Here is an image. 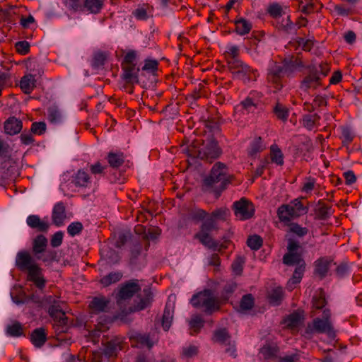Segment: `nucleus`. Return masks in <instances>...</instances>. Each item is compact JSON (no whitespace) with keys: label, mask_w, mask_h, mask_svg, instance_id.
<instances>
[{"label":"nucleus","mask_w":362,"mask_h":362,"mask_svg":"<svg viewBox=\"0 0 362 362\" xmlns=\"http://www.w3.org/2000/svg\"><path fill=\"white\" fill-rule=\"evenodd\" d=\"M262 238L257 235L250 236L247 240V246L252 250H259L262 245Z\"/></svg>","instance_id":"79ce46f5"},{"label":"nucleus","mask_w":362,"mask_h":362,"mask_svg":"<svg viewBox=\"0 0 362 362\" xmlns=\"http://www.w3.org/2000/svg\"><path fill=\"white\" fill-rule=\"evenodd\" d=\"M305 265H303L301 264L300 266H298L296 268L291 279L288 282V288L290 290H292L293 288V285L298 284L300 281V280L303 277V273L305 272Z\"/></svg>","instance_id":"cd10ccee"},{"label":"nucleus","mask_w":362,"mask_h":362,"mask_svg":"<svg viewBox=\"0 0 362 362\" xmlns=\"http://www.w3.org/2000/svg\"><path fill=\"white\" fill-rule=\"evenodd\" d=\"M268 11L273 18H278L281 16L283 9L279 4H272L269 6Z\"/></svg>","instance_id":"0e129e2a"},{"label":"nucleus","mask_w":362,"mask_h":362,"mask_svg":"<svg viewBox=\"0 0 362 362\" xmlns=\"http://www.w3.org/2000/svg\"><path fill=\"white\" fill-rule=\"evenodd\" d=\"M302 319L303 317L300 314L293 313L288 316L286 319L287 325L291 327H298L300 324Z\"/></svg>","instance_id":"3c124183"},{"label":"nucleus","mask_w":362,"mask_h":362,"mask_svg":"<svg viewBox=\"0 0 362 362\" xmlns=\"http://www.w3.org/2000/svg\"><path fill=\"white\" fill-rule=\"evenodd\" d=\"M27 224L33 229L40 232H47L49 224L47 221L42 220L37 215H30L27 218Z\"/></svg>","instance_id":"4468645a"},{"label":"nucleus","mask_w":362,"mask_h":362,"mask_svg":"<svg viewBox=\"0 0 362 362\" xmlns=\"http://www.w3.org/2000/svg\"><path fill=\"white\" fill-rule=\"evenodd\" d=\"M279 349L274 344H265L259 351L260 357L264 360H273L276 358Z\"/></svg>","instance_id":"4be33fe9"},{"label":"nucleus","mask_w":362,"mask_h":362,"mask_svg":"<svg viewBox=\"0 0 362 362\" xmlns=\"http://www.w3.org/2000/svg\"><path fill=\"white\" fill-rule=\"evenodd\" d=\"M107 160L111 167L118 168L124 163V158L122 153L110 152L107 155Z\"/></svg>","instance_id":"2f4dec72"},{"label":"nucleus","mask_w":362,"mask_h":362,"mask_svg":"<svg viewBox=\"0 0 362 362\" xmlns=\"http://www.w3.org/2000/svg\"><path fill=\"white\" fill-rule=\"evenodd\" d=\"M232 179L233 176L228 174L227 166L218 162L214 165L209 176L204 178L203 186L205 190L219 192L226 189Z\"/></svg>","instance_id":"f03ea898"},{"label":"nucleus","mask_w":362,"mask_h":362,"mask_svg":"<svg viewBox=\"0 0 362 362\" xmlns=\"http://www.w3.org/2000/svg\"><path fill=\"white\" fill-rule=\"evenodd\" d=\"M46 131V124L43 122H33L31 127V132L33 134L41 135Z\"/></svg>","instance_id":"052dcab7"},{"label":"nucleus","mask_w":362,"mask_h":362,"mask_svg":"<svg viewBox=\"0 0 362 362\" xmlns=\"http://www.w3.org/2000/svg\"><path fill=\"white\" fill-rule=\"evenodd\" d=\"M63 240V233L61 231L55 233L51 239V245L53 247H57L61 245Z\"/></svg>","instance_id":"338daca9"},{"label":"nucleus","mask_w":362,"mask_h":362,"mask_svg":"<svg viewBox=\"0 0 362 362\" xmlns=\"http://www.w3.org/2000/svg\"><path fill=\"white\" fill-rule=\"evenodd\" d=\"M233 209L235 216L240 220L250 219L255 214L253 204L245 198H241L239 201L235 202Z\"/></svg>","instance_id":"0eeeda50"},{"label":"nucleus","mask_w":362,"mask_h":362,"mask_svg":"<svg viewBox=\"0 0 362 362\" xmlns=\"http://www.w3.org/2000/svg\"><path fill=\"white\" fill-rule=\"evenodd\" d=\"M6 333L11 337H20L23 335V330L22 325L18 322L14 321L6 327Z\"/></svg>","instance_id":"72a5a7b5"},{"label":"nucleus","mask_w":362,"mask_h":362,"mask_svg":"<svg viewBox=\"0 0 362 362\" xmlns=\"http://www.w3.org/2000/svg\"><path fill=\"white\" fill-rule=\"evenodd\" d=\"M206 216V212L201 209H192L188 214L189 218L195 223L202 221Z\"/></svg>","instance_id":"37998d69"},{"label":"nucleus","mask_w":362,"mask_h":362,"mask_svg":"<svg viewBox=\"0 0 362 362\" xmlns=\"http://www.w3.org/2000/svg\"><path fill=\"white\" fill-rule=\"evenodd\" d=\"M265 148L262 144V138H256L251 144L248 151V154L251 157H255L257 153L262 151Z\"/></svg>","instance_id":"4c0bfd02"},{"label":"nucleus","mask_w":362,"mask_h":362,"mask_svg":"<svg viewBox=\"0 0 362 362\" xmlns=\"http://www.w3.org/2000/svg\"><path fill=\"white\" fill-rule=\"evenodd\" d=\"M284 73V69L279 65H275L269 74V80L274 83H276L280 77L282 76Z\"/></svg>","instance_id":"603ef678"},{"label":"nucleus","mask_w":362,"mask_h":362,"mask_svg":"<svg viewBox=\"0 0 362 362\" xmlns=\"http://www.w3.org/2000/svg\"><path fill=\"white\" fill-rule=\"evenodd\" d=\"M252 29V24L244 18L235 21V30L240 35L249 33Z\"/></svg>","instance_id":"7c9ffc66"},{"label":"nucleus","mask_w":362,"mask_h":362,"mask_svg":"<svg viewBox=\"0 0 362 362\" xmlns=\"http://www.w3.org/2000/svg\"><path fill=\"white\" fill-rule=\"evenodd\" d=\"M201 228L210 231L218 229L217 221L215 218L212 217L211 214L202 223Z\"/></svg>","instance_id":"09e8293b"},{"label":"nucleus","mask_w":362,"mask_h":362,"mask_svg":"<svg viewBox=\"0 0 362 362\" xmlns=\"http://www.w3.org/2000/svg\"><path fill=\"white\" fill-rule=\"evenodd\" d=\"M284 298V292L281 288H276L272 291L269 295L270 302L274 305H279Z\"/></svg>","instance_id":"a18cd8bd"},{"label":"nucleus","mask_w":362,"mask_h":362,"mask_svg":"<svg viewBox=\"0 0 362 362\" xmlns=\"http://www.w3.org/2000/svg\"><path fill=\"white\" fill-rule=\"evenodd\" d=\"M221 153V150L218 145V142L211 138L208 141L206 145L199 151L198 157L201 159L216 158Z\"/></svg>","instance_id":"9d476101"},{"label":"nucleus","mask_w":362,"mask_h":362,"mask_svg":"<svg viewBox=\"0 0 362 362\" xmlns=\"http://www.w3.org/2000/svg\"><path fill=\"white\" fill-rule=\"evenodd\" d=\"M213 340L221 345H226L231 342L230 336L226 329H220L214 332Z\"/></svg>","instance_id":"393cba45"},{"label":"nucleus","mask_w":362,"mask_h":362,"mask_svg":"<svg viewBox=\"0 0 362 362\" xmlns=\"http://www.w3.org/2000/svg\"><path fill=\"white\" fill-rule=\"evenodd\" d=\"M122 69L124 71L122 78L127 83H138V72L139 69L136 67V65L122 64Z\"/></svg>","instance_id":"dca6fc26"},{"label":"nucleus","mask_w":362,"mask_h":362,"mask_svg":"<svg viewBox=\"0 0 362 362\" xmlns=\"http://www.w3.org/2000/svg\"><path fill=\"white\" fill-rule=\"evenodd\" d=\"M271 159L272 162L277 165H282L284 164L283 153L280 148L276 146L271 147Z\"/></svg>","instance_id":"c03bdc74"},{"label":"nucleus","mask_w":362,"mask_h":362,"mask_svg":"<svg viewBox=\"0 0 362 362\" xmlns=\"http://www.w3.org/2000/svg\"><path fill=\"white\" fill-rule=\"evenodd\" d=\"M245 259L242 257H238L232 264L233 271L238 275L240 274L243 269Z\"/></svg>","instance_id":"bf43d9fd"},{"label":"nucleus","mask_w":362,"mask_h":362,"mask_svg":"<svg viewBox=\"0 0 362 362\" xmlns=\"http://www.w3.org/2000/svg\"><path fill=\"white\" fill-rule=\"evenodd\" d=\"M254 305V298L251 294H247L243 296L240 307L243 310H247L252 308Z\"/></svg>","instance_id":"de8ad7c7"},{"label":"nucleus","mask_w":362,"mask_h":362,"mask_svg":"<svg viewBox=\"0 0 362 362\" xmlns=\"http://www.w3.org/2000/svg\"><path fill=\"white\" fill-rule=\"evenodd\" d=\"M141 290L138 280H130L121 286L117 293V303L121 306L124 301L130 299Z\"/></svg>","instance_id":"1a4fd4ad"},{"label":"nucleus","mask_w":362,"mask_h":362,"mask_svg":"<svg viewBox=\"0 0 362 362\" xmlns=\"http://www.w3.org/2000/svg\"><path fill=\"white\" fill-rule=\"evenodd\" d=\"M283 262L284 264L289 266L294 264L300 266L301 264L305 265V263L301 257V254L298 252L285 254L283 257Z\"/></svg>","instance_id":"b1692460"},{"label":"nucleus","mask_w":362,"mask_h":362,"mask_svg":"<svg viewBox=\"0 0 362 362\" xmlns=\"http://www.w3.org/2000/svg\"><path fill=\"white\" fill-rule=\"evenodd\" d=\"M21 129L22 122L16 117H10L4 123V130L8 134H16L21 132Z\"/></svg>","instance_id":"6ab92c4d"},{"label":"nucleus","mask_w":362,"mask_h":362,"mask_svg":"<svg viewBox=\"0 0 362 362\" xmlns=\"http://www.w3.org/2000/svg\"><path fill=\"white\" fill-rule=\"evenodd\" d=\"M74 183L78 187H87L90 183V177L83 170H78L74 177Z\"/></svg>","instance_id":"c756f323"},{"label":"nucleus","mask_w":362,"mask_h":362,"mask_svg":"<svg viewBox=\"0 0 362 362\" xmlns=\"http://www.w3.org/2000/svg\"><path fill=\"white\" fill-rule=\"evenodd\" d=\"M307 212V209L299 199L291 202L288 204L281 205L278 209V216L281 221H289L291 218L298 217Z\"/></svg>","instance_id":"20e7f679"},{"label":"nucleus","mask_w":362,"mask_h":362,"mask_svg":"<svg viewBox=\"0 0 362 362\" xmlns=\"http://www.w3.org/2000/svg\"><path fill=\"white\" fill-rule=\"evenodd\" d=\"M142 245L139 243H135L131 249L130 263L134 264L139 255H140Z\"/></svg>","instance_id":"13d9d810"},{"label":"nucleus","mask_w":362,"mask_h":362,"mask_svg":"<svg viewBox=\"0 0 362 362\" xmlns=\"http://www.w3.org/2000/svg\"><path fill=\"white\" fill-rule=\"evenodd\" d=\"M240 106L245 110L247 112H253L256 108V105L254 101L250 98H247L244 100L241 103Z\"/></svg>","instance_id":"e2e57ef3"},{"label":"nucleus","mask_w":362,"mask_h":362,"mask_svg":"<svg viewBox=\"0 0 362 362\" xmlns=\"http://www.w3.org/2000/svg\"><path fill=\"white\" fill-rule=\"evenodd\" d=\"M66 218V214L65 205L62 202H59L54 205L52 210V222L57 226H60L64 224V221Z\"/></svg>","instance_id":"ddd939ff"},{"label":"nucleus","mask_w":362,"mask_h":362,"mask_svg":"<svg viewBox=\"0 0 362 362\" xmlns=\"http://www.w3.org/2000/svg\"><path fill=\"white\" fill-rule=\"evenodd\" d=\"M330 209L329 206L319 202L315 209L317 218L321 220L327 219L330 215Z\"/></svg>","instance_id":"c85d7f7f"},{"label":"nucleus","mask_w":362,"mask_h":362,"mask_svg":"<svg viewBox=\"0 0 362 362\" xmlns=\"http://www.w3.org/2000/svg\"><path fill=\"white\" fill-rule=\"evenodd\" d=\"M228 67L234 78L244 82L250 80L253 70L240 59H228Z\"/></svg>","instance_id":"423d86ee"},{"label":"nucleus","mask_w":362,"mask_h":362,"mask_svg":"<svg viewBox=\"0 0 362 362\" xmlns=\"http://www.w3.org/2000/svg\"><path fill=\"white\" fill-rule=\"evenodd\" d=\"M313 332L326 333L331 338L335 337V332L330 320H323L319 317L314 319L313 323L306 327V334L310 335Z\"/></svg>","instance_id":"6e6552de"},{"label":"nucleus","mask_w":362,"mask_h":362,"mask_svg":"<svg viewBox=\"0 0 362 362\" xmlns=\"http://www.w3.org/2000/svg\"><path fill=\"white\" fill-rule=\"evenodd\" d=\"M85 0H66L64 4L70 9L77 11L83 8Z\"/></svg>","instance_id":"5fc2aeb1"},{"label":"nucleus","mask_w":362,"mask_h":362,"mask_svg":"<svg viewBox=\"0 0 362 362\" xmlns=\"http://www.w3.org/2000/svg\"><path fill=\"white\" fill-rule=\"evenodd\" d=\"M107 59V56L104 52H98L95 53L93 59L92 65L95 69L102 67Z\"/></svg>","instance_id":"49530a36"},{"label":"nucleus","mask_w":362,"mask_h":362,"mask_svg":"<svg viewBox=\"0 0 362 362\" xmlns=\"http://www.w3.org/2000/svg\"><path fill=\"white\" fill-rule=\"evenodd\" d=\"M121 349V341L118 339L110 340L107 342L104 354L108 356L112 357L117 355L118 351Z\"/></svg>","instance_id":"bb28decb"},{"label":"nucleus","mask_w":362,"mask_h":362,"mask_svg":"<svg viewBox=\"0 0 362 362\" xmlns=\"http://www.w3.org/2000/svg\"><path fill=\"white\" fill-rule=\"evenodd\" d=\"M210 230L200 228V231L195 234L194 238L198 239L204 246L216 250L218 247L216 243L209 235Z\"/></svg>","instance_id":"2eb2a0df"},{"label":"nucleus","mask_w":362,"mask_h":362,"mask_svg":"<svg viewBox=\"0 0 362 362\" xmlns=\"http://www.w3.org/2000/svg\"><path fill=\"white\" fill-rule=\"evenodd\" d=\"M329 262L325 258H320L315 262V274L323 279L328 272Z\"/></svg>","instance_id":"5701e85b"},{"label":"nucleus","mask_w":362,"mask_h":362,"mask_svg":"<svg viewBox=\"0 0 362 362\" xmlns=\"http://www.w3.org/2000/svg\"><path fill=\"white\" fill-rule=\"evenodd\" d=\"M191 334H197L204 326L203 319L197 315H193L189 321Z\"/></svg>","instance_id":"f704fd0d"},{"label":"nucleus","mask_w":362,"mask_h":362,"mask_svg":"<svg viewBox=\"0 0 362 362\" xmlns=\"http://www.w3.org/2000/svg\"><path fill=\"white\" fill-rule=\"evenodd\" d=\"M326 300L324 296L320 295V296L313 297V305L316 309H322L326 305Z\"/></svg>","instance_id":"69168bd1"},{"label":"nucleus","mask_w":362,"mask_h":362,"mask_svg":"<svg viewBox=\"0 0 362 362\" xmlns=\"http://www.w3.org/2000/svg\"><path fill=\"white\" fill-rule=\"evenodd\" d=\"M139 302L136 303L133 306L128 309L129 313L140 311L147 308L152 302L153 293L150 288H144L142 293L139 296Z\"/></svg>","instance_id":"9b49d317"},{"label":"nucleus","mask_w":362,"mask_h":362,"mask_svg":"<svg viewBox=\"0 0 362 362\" xmlns=\"http://www.w3.org/2000/svg\"><path fill=\"white\" fill-rule=\"evenodd\" d=\"M103 6V1L100 0H85L83 7L93 13L100 12Z\"/></svg>","instance_id":"e433bc0d"},{"label":"nucleus","mask_w":362,"mask_h":362,"mask_svg":"<svg viewBox=\"0 0 362 362\" xmlns=\"http://www.w3.org/2000/svg\"><path fill=\"white\" fill-rule=\"evenodd\" d=\"M274 112L275 113L278 119L284 122L287 120L288 117V110L282 104L277 103L274 109Z\"/></svg>","instance_id":"58836bf2"},{"label":"nucleus","mask_w":362,"mask_h":362,"mask_svg":"<svg viewBox=\"0 0 362 362\" xmlns=\"http://www.w3.org/2000/svg\"><path fill=\"white\" fill-rule=\"evenodd\" d=\"M83 229V225L80 222L71 223L67 228V232L71 236L79 234Z\"/></svg>","instance_id":"6e6d98bb"},{"label":"nucleus","mask_w":362,"mask_h":362,"mask_svg":"<svg viewBox=\"0 0 362 362\" xmlns=\"http://www.w3.org/2000/svg\"><path fill=\"white\" fill-rule=\"evenodd\" d=\"M198 353V348L194 345H189L183 348L182 356L185 358H191L196 356Z\"/></svg>","instance_id":"680f3d73"},{"label":"nucleus","mask_w":362,"mask_h":362,"mask_svg":"<svg viewBox=\"0 0 362 362\" xmlns=\"http://www.w3.org/2000/svg\"><path fill=\"white\" fill-rule=\"evenodd\" d=\"M16 266L20 271L28 272V280L33 282L39 289L45 287L46 281L42 274V269L28 251L17 253Z\"/></svg>","instance_id":"f257e3e1"},{"label":"nucleus","mask_w":362,"mask_h":362,"mask_svg":"<svg viewBox=\"0 0 362 362\" xmlns=\"http://www.w3.org/2000/svg\"><path fill=\"white\" fill-rule=\"evenodd\" d=\"M110 300L103 296L95 297L90 302L89 307L93 313L106 312L108 309Z\"/></svg>","instance_id":"f3484780"},{"label":"nucleus","mask_w":362,"mask_h":362,"mask_svg":"<svg viewBox=\"0 0 362 362\" xmlns=\"http://www.w3.org/2000/svg\"><path fill=\"white\" fill-rule=\"evenodd\" d=\"M289 232L296 234L298 237H303L308 233V229L300 226L298 223H293L289 225Z\"/></svg>","instance_id":"8fccbe9b"},{"label":"nucleus","mask_w":362,"mask_h":362,"mask_svg":"<svg viewBox=\"0 0 362 362\" xmlns=\"http://www.w3.org/2000/svg\"><path fill=\"white\" fill-rule=\"evenodd\" d=\"M329 70L327 64H320L318 66H310L308 74L302 80L300 88L305 92L309 89H316L321 86L322 76H326Z\"/></svg>","instance_id":"7ed1b4c3"},{"label":"nucleus","mask_w":362,"mask_h":362,"mask_svg":"<svg viewBox=\"0 0 362 362\" xmlns=\"http://www.w3.org/2000/svg\"><path fill=\"white\" fill-rule=\"evenodd\" d=\"M47 245V239L42 235H38L33 242V251L38 255L45 250Z\"/></svg>","instance_id":"a878e982"},{"label":"nucleus","mask_w":362,"mask_h":362,"mask_svg":"<svg viewBox=\"0 0 362 362\" xmlns=\"http://www.w3.org/2000/svg\"><path fill=\"white\" fill-rule=\"evenodd\" d=\"M173 318V310L168 305H166L162 317V326L165 331H168L169 329Z\"/></svg>","instance_id":"473e14b6"},{"label":"nucleus","mask_w":362,"mask_h":362,"mask_svg":"<svg viewBox=\"0 0 362 362\" xmlns=\"http://www.w3.org/2000/svg\"><path fill=\"white\" fill-rule=\"evenodd\" d=\"M122 276L120 272H112L101 279L100 282L104 286H107L111 284L119 281Z\"/></svg>","instance_id":"ea45409f"},{"label":"nucleus","mask_w":362,"mask_h":362,"mask_svg":"<svg viewBox=\"0 0 362 362\" xmlns=\"http://www.w3.org/2000/svg\"><path fill=\"white\" fill-rule=\"evenodd\" d=\"M129 340L132 346L138 348L147 347L150 349L154 344L148 334L138 332L132 333L129 337Z\"/></svg>","instance_id":"f8f14e48"},{"label":"nucleus","mask_w":362,"mask_h":362,"mask_svg":"<svg viewBox=\"0 0 362 362\" xmlns=\"http://www.w3.org/2000/svg\"><path fill=\"white\" fill-rule=\"evenodd\" d=\"M279 28L287 33H291L296 30V25L292 23L290 16H288L282 18L281 21L279 23Z\"/></svg>","instance_id":"a19ab883"},{"label":"nucleus","mask_w":362,"mask_h":362,"mask_svg":"<svg viewBox=\"0 0 362 362\" xmlns=\"http://www.w3.org/2000/svg\"><path fill=\"white\" fill-rule=\"evenodd\" d=\"M229 210L226 208H220L211 212L212 217L218 221H226L229 215Z\"/></svg>","instance_id":"864d4df0"},{"label":"nucleus","mask_w":362,"mask_h":362,"mask_svg":"<svg viewBox=\"0 0 362 362\" xmlns=\"http://www.w3.org/2000/svg\"><path fill=\"white\" fill-rule=\"evenodd\" d=\"M30 339L35 346L41 347L47 341L45 329L41 327L35 329L33 331Z\"/></svg>","instance_id":"412c9836"},{"label":"nucleus","mask_w":362,"mask_h":362,"mask_svg":"<svg viewBox=\"0 0 362 362\" xmlns=\"http://www.w3.org/2000/svg\"><path fill=\"white\" fill-rule=\"evenodd\" d=\"M48 312L54 320L57 321L60 325L67 324L68 318L66 317L62 308L57 304H54L49 308Z\"/></svg>","instance_id":"a211bd4d"},{"label":"nucleus","mask_w":362,"mask_h":362,"mask_svg":"<svg viewBox=\"0 0 362 362\" xmlns=\"http://www.w3.org/2000/svg\"><path fill=\"white\" fill-rule=\"evenodd\" d=\"M48 113L49 119L51 122H57L60 119L61 114L56 107H49Z\"/></svg>","instance_id":"774afa93"},{"label":"nucleus","mask_w":362,"mask_h":362,"mask_svg":"<svg viewBox=\"0 0 362 362\" xmlns=\"http://www.w3.org/2000/svg\"><path fill=\"white\" fill-rule=\"evenodd\" d=\"M320 118V116L316 113L313 115H305L302 120L303 126L308 130H312Z\"/></svg>","instance_id":"c9c22d12"},{"label":"nucleus","mask_w":362,"mask_h":362,"mask_svg":"<svg viewBox=\"0 0 362 362\" xmlns=\"http://www.w3.org/2000/svg\"><path fill=\"white\" fill-rule=\"evenodd\" d=\"M16 51L23 55L28 54L30 51V44L27 41H19L15 45Z\"/></svg>","instance_id":"4d7b16f0"},{"label":"nucleus","mask_w":362,"mask_h":362,"mask_svg":"<svg viewBox=\"0 0 362 362\" xmlns=\"http://www.w3.org/2000/svg\"><path fill=\"white\" fill-rule=\"evenodd\" d=\"M35 79L33 75L28 74L21 78L20 87L25 94H30L35 87Z\"/></svg>","instance_id":"aec40b11"},{"label":"nucleus","mask_w":362,"mask_h":362,"mask_svg":"<svg viewBox=\"0 0 362 362\" xmlns=\"http://www.w3.org/2000/svg\"><path fill=\"white\" fill-rule=\"evenodd\" d=\"M191 303L195 308L204 307L205 311L209 313L219 308L218 301L210 290H205L194 295L191 299Z\"/></svg>","instance_id":"39448f33"}]
</instances>
